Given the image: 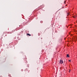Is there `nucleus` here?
Segmentation results:
<instances>
[{
	"mask_svg": "<svg viewBox=\"0 0 77 77\" xmlns=\"http://www.w3.org/2000/svg\"><path fill=\"white\" fill-rule=\"evenodd\" d=\"M21 71H23V69H22L21 70Z\"/></svg>",
	"mask_w": 77,
	"mask_h": 77,
	"instance_id": "0eeeda50",
	"label": "nucleus"
},
{
	"mask_svg": "<svg viewBox=\"0 0 77 77\" xmlns=\"http://www.w3.org/2000/svg\"><path fill=\"white\" fill-rule=\"evenodd\" d=\"M67 15L68 16L69 15V13H67Z\"/></svg>",
	"mask_w": 77,
	"mask_h": 77,
	"instance_id": "39448f33",
	"label": "nucleus"
},
{
	"mask_svg": "<svg viewBox=\"0 0 77 77\" xmlns=\"http://www.w3.org/2000/svg\"><path fill=\"white\" fill-rule=\"evenodd\" d=\"M69 62H71V60H69Z\"/></svg>",
	"mask_w": 77,
	"mask_h": 77,
	"instance_id": "6e6552de",
	"label": "nucleus"
},
{
	"mask_svg": "<svg viewBox=\"0 0 77 77\" xmlns=\"http://www.w3.org/2000/svg\"><path fill=\"white\" fill-rule=\"evenodd\" d=\"M65 6H67V5H65Z\"/></svg>",
	"mask_w": 77,
	"mask_h": 77,
	"instance_id": "9d476101",
	"label": "nucleus"
},
{
	"mask_svg": "<svg viewBox=\"0 0 77 77\" xmlns=\"http://www.w3.org/2000/svg\"><path fill=\"white\" fill-rule=\"evenodd\" d=\"M66 3V1H64V3H65H65Z\"/></svg>",
	"mask_w": 77,
	"mask_h": 77,
	"instance_id": "423d86ee",
	"label": "nucleus"
},
{
	"mask_svg": "<svg viewBox=\"0 0 77 77\" xmlns=\"http://www.w3.org/2000/svg\"><path fill=\"white\" fill-rule=\"evenodd\" d=\"M27 35L28 36H31V35L29 33H27Z\"/></svg>",
	"mask_w": 77,
	"mask_h": 77,
	"instance_id": "7ed1b4c3",
	"label": "nucleus"
},
{
	"mask_svg": "<svg viewBox=\"0 0 77 77\" xmlns=\"http://www.w3.org/2000/svg\"><path fill=\"white\" fill-rule=\"evenodd\" d=\"M74 24H75V22H74Z\"/></svg>",
	"mask_w": 77,
	"mask_h": 77,
	"instance_id": "4468645a",
	"label": "nucleus"
},
{
	"mask_svg": "<svg viewBox=\"0 0 77 77\" xmlns=\"http://www.w3.org/2000/svg\"><path fill=\"white\" fill-rule=\"evenodd\" d=\"M10 77H12V76H10Z\"/></svg>",
	"mask_w": 77,
	"mask_h": 77,
	"instance_id": "2eb2a0df",
	"label": "nucleus"
},
{
	"mask_svg": "<svg viewBox=\"0 0 77 77\" xmlns=\"http://www.w3.org/2000/svg\"><path fill=\"white\" fill-rule=\"evenodd\" d=\"M76 23H77V20L76 21Z\"/></svg>",
	"mask_w": 77,
	"mask_h": 77,
	"instance_id": "9b49d317",
	"label": "nucleus"
},
{
	"mask_svg": "<svg viewBox=\"0 0 77 77\" xmlns=\"http://www.w3.org/2000/svg\"><path fill=\"white\" fill-rule=\"evenodd\" d=\"M40 35V34H39V33L38 34V35Z\"/></svg>",
	"mask_w": 77,
	"mask_h": 77,
	"instance_id": "1a4fd4ad",
	"label": "nucleus"
},
{
	"mask_svg": "<svg viewBox=\"0 0 77 77\" xmlns=\"http://www.w3.org/2000/svg\"><path fill=\"white\" fill-rule=\"evenodd\" d=\"M66 57H69V54H67Z\"/></svg>",
	"mask_w": 77,
	"mask_h": 77,
	"instance_id": "20e7f679",
	"label": "nucleus"
},
{
	"mask_svg": "<svg viewBox=\"0 0 77 77\" xmlns=\"http://www.w3.org/2000/svg\"><path fill=\"white\" fill-rule=\"evenodd\" d=\"M69 34H70V33H69Z\"/></svg>",
	"mask_w": 77,
	"mask_h": 77,
	"instance_id": "dca6fc26",
	"label": "nucleus"
},
{
	"mask_svg": "<svg viewBox=\"0 0 77 77\" xmlns=\"http://www.w3.org/2000/svg\"><path fill=\"white\" fill-rule=\"evenodd\" d=\"M72 15V17L73 18H75L77 17V14L74 13Z\"/></svg>",
	"mask_w": 77,
	"mask_h": 77,
	"instance_id": "f257e3e1",
	"label": "nucleus"
},
{
	"mask_svg": "<svg viewBox=\"0 0 77 77\" xmlns=\"http://www.w3.org/2000/svg\"><path fill=\"white\" fill-rule=\"evenodd\" d=\"M63 63V61L62 60H60L59 62V63H60L61 64H62Z\"/></svg>",
	"mask_w": 77,
	"mask_h": 77,
	"instance_id": "f03ea898",
	"label": "nucleus"
},
{
	"mask_svg": "<svg viewBox=\"0 0 77 77\" xmlns=\"http://www.w3.org/2000/svg\"><path fill=\"white\" fill-rule=\"evenodd\" d=\"M0 77H2V76H1Z\"/></svg>",
	"mask_w": 77,
	"mask_h": 77,
	"instance_id": "ddd939ff",
	"label": "nucleus"
},
{
	"mask_svg": "<svg viewBox=\"0 0 77 77\" xmlns=\"http://www.w3.org/2000/svg\"><path fill=\"white\" fill-rule=\"evenodd\" d=\"M70 26H72V24H71Z\"/></svg>",
	"mask_w": 77,
	"mask_h": 77,
	"instance_id": "f8f14e48",
	"label": "nucleus"
}]
</instances>
